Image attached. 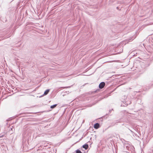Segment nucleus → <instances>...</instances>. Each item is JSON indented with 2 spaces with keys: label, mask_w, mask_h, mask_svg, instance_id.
Masks as SVG:
<instances>
[{
  "label": "nucleus",
  "mask_w": 153,
  "mask_h": 153,
  "mask_svg": "<svg viewBox=\"0 0 153 153\" xmlns=\"http://www.w3.org/2000/svg\"><path fill=\"white\" fill-rule=\"evenodd\" d=\"M94 128L97 129L100 127V125L98 123H96L94 125Z\"/></svg>",
  "instance_id": "2"
},
{
  "label": "nucleus",
  "mask_w": 153,
  "mask_h": 153,
  "mask_svg": "<svg viewBox=\"0 0 153 153\" xmlns=\"http://www.w3.org/2000/svg\"><path fill=\"white\" fill-rule=\"evenodd\" d=\"M82 147L83 148H85V149H87L88 147V146L87 144H85Z\"/></svg>",
  "instance_id": "4"
},
{
  "label": "nucleus",
  "mask_w": 153,
  "mask_h": 153,
  "mask_svg": "<svg viewBox=\"0 0 153 153\" xmlns=\"http://www.w3.org/2000/svg\"><path fill=\"white\" fill-rule=\"evenodd\" d=\"M76 153H82V152L81 151L79 150H77L76 151Z\"/></svg>",
  "instance_id": "6"
},
{
  "label": "nucleus",
  "mask_w": 153,
  "mask_h": 153,
  "mask_svg": "<svg viewBox=\"0 0 153 153\" xmlns=\"http://www.w3.org/2000/svg\"><path fill=\"white\" fill-rule=\"evenodd\" d=\"M49 91V89L46 90L45 91V92H44V95H46L47 94H48V93Z\"/></svg>",
  "instance_id": "3"
},
{
  "label": "nucleus",
  "mask_w": 153,
  "mask_h": 153,
  "mask_svg": "<svg viewBox=\"0 0 153 153\" xmlns=\"http://www.w3.org/2000/svg\"><path fill=\"white\" fill-rule=\"evenodd\" d=\"M105 84L104 82H101L99 85V87L100 88L102 89V88L105 86Z\"/></svg>",
  "instance_id": "1"
},
{
  "label": "nucleus",
  "mask_w": 153,
  "mask_h": 153,
  "mask_svg": "<svg viewBox=\"0 0 153 153\" xmlns=\"http://www.w3.org/2000/svg\"><path fill=\"white\" fill-rule=\"evenodd\" d=\"M57 105V104H55L53 105H51V108H55L56 106Z\"/></svg>",
  "instance_id": "5"
}]
</instances>
